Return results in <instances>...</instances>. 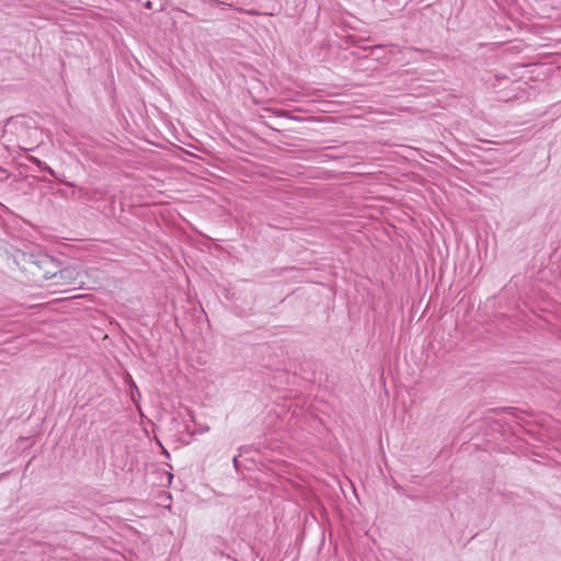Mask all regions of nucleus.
I'll use <instances>...</instances> for the list:
<instances>
[{"label": "nucleus", "instance_id": "2", "mask_svg": "<svg viewBox=\"0 0 561 561\" xmlns=\"http://www.w3.org/2000/svg\"><path fill=\"white\" fill-rule=\"evenodd\" d=\"M206 2H210V3H214V4H226L225 2H221L219 0H205Z\"/></svg>", "mask_w": 561, "mask_h": 561}, {"label": "nucleus", "instance_id": "1", "mask_svg": "<svg viewBox=\"0 0 561 561\" xmlns=\"http://www.w3.org/2000/svg\"><path fill=\"white\" fill-rule=\"evenodd\" d=\"M30 262L33 265H35L39 271H43L42 276L44 278H58V280L55 282L56 284L62 283L75 285L77 284L78 278L81 276L80 271L77 267L72 266L60 270L59 272L49 270L48 267L55 266V262L49 255L46 254H31ZM82 283V280L78 282V284Z\"/></svg>", "mask_w": 561, "mask_h": 561}]
</instances>
